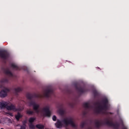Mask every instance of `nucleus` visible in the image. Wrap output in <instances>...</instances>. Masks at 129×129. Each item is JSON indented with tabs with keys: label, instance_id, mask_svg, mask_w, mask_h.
Wrapping results in <instances>:
<instances>
[{
	"label": "nucleus",
	"instance_id": "obj_1",
	"mask_svg": "<svg viewBox=\"0 0 129 129\" xmlns=\"http://www.w3.org/2000/svg\"><path fill=\"white\" fill-rule=\"evenodd\" d=\"M83 105L85 108L92 110L94 113H101L103 114H107V110L109 109L110 106L107 98H104L101 102H97L93 106L90 105L89 102H85Z\"/></svg>",
	"mask_w": 129,
	"mask_h": 129
},
{
	"label": "nucleus",
	"instance_id": "obj_2",
	"mask_svg": "<svg viewBox=\"0 0 129 129\" xmlns=\"http://www.w3.org/2000/svg\"><path fill=\"white\" fill-rule=\"evenodd\" d=\"M29 106H32L33 110L36 113L42 114L44 116H50L51 115V112L50 111V107L49 106H45L42 109H40V104L36 103L34 101H31L28 103Z\"/></svg>",
	"mask_w": 129,
	"mask_h": 129
},
{
	"label": "nucleus",
	"instance_id": "obj_3",
	"mask_svg": "<svg viewBox=\"0 0 129 129\" xmlns=\"http://www.w3.org/2000/svg\"><path fill=\"white\" fill-rule=\"evenodd\" d=\"M55 126L57 128H62V127H67L68 125H71L73 127H76V125L73 121L72 117H68L64 118L60 121L57 120L56 123H55Z\"/></svg>",
	"mask_w": 129,
	"mask_h": 129
},
{
	"label": "nucleus",
	"instance_id": "obj_4",
	"mask_svg": "<svg viewBox=\"0 0 129 129\" xmlns=\"http://www.w3.org/2000/svg\"><path fill=\"white\" fill-rule=\"evenodd\" d=\"M102 124H106V125L111 126V127H113V128L114 129H117L119 127V124L117 123H114L110 118H106L103 121H100L99 120H95V125L96 127H99V126H101Z\"/></svg>",
	"mask_w": 129,
	"mask_h": 129
},
{
	"label": "nucleus",
	"instance_id": "obj_5",
	"mask_svg": "<svg viewBox=\"0 0 129 129\" xmlns=\"http://www.w3.org/2000/svg\"><path fill=\"white\" fill-rule=\"evenodd\" d=\"M53 92V88L52 86H49L46 87L45 90L43 91V95L41 94H37L34 95V97L36 98H42L43 96L45 97H49L50 94Z\"/></svg>",
	"mask_w": 129,
	"mask_h": 129
},
{
	"label": "nucleus",
	"instance_id": "obj_6",
	"mask_svg": "<svg viewBox=\"0 0 129 129\" xmlns=\"http://www.w3.org/2000/svg\"><path fill=\"white\" fill-rule=\"evenodd\" d=\"M10 57V53L6 50H0V58L3 60H8Z\"/></svg>",
	"mask_w": 129,
	"mask_h": 129
},
{
	"label": "nucleus",
	"instance_id": "obj_7",
	"mask_svg": "<svg viewBox=\"0 0 129 129\" xmlns=\"http://www.w3.org/2000/svg\"><path fill=\"white\" fill-rule=\"evenodd\" d=\"M7 109L8 110H13V111H21V110H23L24 109V108H19L18 109H17L16 108V106L13 104H11L9 106L8 105L6 106Z\"/></svg>",
	"mask_w": 129,
	"mask_h": 129
},
{
	"label": "nucleus",
	"instance_id": "obj_8",
	"mask_svg": "<svg viewBox=\"0 0 129 129\" xmlns=\"http://www.w3.org/2000/svg\"><path fill=\"white\" fill-rule=\"evenodd\" d=\"M10 90L9 88H5L0 92V97H6L8 95V92H10Z\"/></svg>",
	"mask_w": 129,
	"mask_h": 129
},
{
	"label": "nucleus",
	"instance_id": "obj_9",
	"mask_svg": "<svg viewBox=\"0 0 129 129\" xmlns=\"http://www.w3.org/2000/svg\"><path fill=\"white\" fill-rule=\"evenodd\" d=\"M2 70L4 72V73H5V74H6V75H8V76H10V77H13V73H12V72L10 71V69H9L8 68H3Z\"/></svg>",
	"mask_w": 129,
	"mask_h": 129
},
{
	"label": "nucleus",
	"instance_id": "obj_10",
	"mask_svg": "<svg viewBox=\"0 0 129 129\" xmlns=\"http://www.w3.org/2000/svg\"><path fill=\"white\" fill-rule=\"evenodd\" d=\"M10 104V102L2 101L0 102V109H4L5 107H7L8 105Z\"/></svg>",
	"mask_w": 129,
	"mask_h": 129
},
{
	"label": "nucleus",
	"instance_id": "obj_11",
	"mask_svg": "<svg viewBox=\"0 0 129 129\" xmlns=\"http://www.w3.org/2000/svg\"><path fill=\"white\" fill-rule=\"evenodd\" d=\"M21 91H23V88L18 87L14 89V92L16 93V94H18V93L21 92Z\"/></svg>",
	"mask_w": 129,
	"mask_h": 129
},
{
	"label": "nucleus",
	"instance_id": "obj_12",
	"mask_svg": "<svg viewBox=\"0 0 129 129\" xmlns=\"http://www.w3.org/2000/svg\"><path fill=\"white\" fill-rule=\"evenodd\" d=\"M11 67L13 68V69H15V70H21V69H20V67H18V66L14 63L11 64Z\"/></svg>",
	"mask_w": 129,
	"mask_h": 129
},
{
	"label": "nucleus",
	"instance_id": "obj_13",
	"mask_svg": "<svg viewBox=\"0 0 129 129\" xmlns=\"http://www.w3.org/2000/svg\"><path fill=\"white\" fill-rule=\"evenodd\" d=\"M36 120V118L35 117H30L28 119V121L30 123H33Z\"/></svg>",
	"mask_w": 129,
	"mask_h": 129
},
{
	"label": "nucleus",
	"instance_id": "obj_14",
	"mask_svg": "<svg viewBox=\"0 0 129 129\" xmlns=\"http://www.w3.org/2000/svg\"><path fill=\"white\" fill-rule=\"evenodd\" d=\"M36 127L38 129H43L44 128V125L38 124L36 125Z\"/></svg>",
	"mask_w": 129,
	"mask_h": 129
},
{
	"label": "nucleus",
	"instance_id": "obj_15",
	"mask_svg": "<svg viewBox=\"0 0 129 129\" xmlns=\"http://www.w3.org/2000/svg\"><path fill=\"white\" fill-rule=\"evenodd\" d=\"M21 117H22V115H21L20 113H18V114L15 116V118L17 120H19Z\"/></svg>",
	"mask_w": 129,
	"mask_h": 129
},
{
	"label": "nucleus",
	"instance_id": "obj_16",
	"mask_svg": "<svg viewBox=\"0 0 129 129\" xmlns=\"http://www.w3.org/2000/svg\"><path fill=\"white\" fill-rule=\"evenodd\" d=\"M58 113H59V114L62 115L64 114V110H63V109H59L58 110Z\"/></svg>",
	"mask_w": 129,
	"mask_h": 129
},
{
	"label": "nucleus",
	"instance_id": "obj_17",
	"mask_svg": "<svg viewBox=\"0 0 129 129\" xmlns=\"http://www.w3.org/2000/svg\"><path fill=\"white\" fill-rule=\"evenodd\" d=\"M29 128L30 129H35V125L33 123H29Z\"/></svg>",
	"mask_w": 129,
	"mask_h": 129
},
{
	"label": "nucleus",
	"instance_id": "obj_18",
	"mask_svg": "<svg viewBox=\"0 0 129 129\" xmlns=\"http://www.w3.org/2000/svg\"><path fill=\"white\" fill-rule=\"evenodd\" d=\"M26 113L27 114L31 115V114H33V113H34V111H32L31 110H27L26 111Z\"/></svg>",
	"mask_w": 129,
	"mask_h": 129
},
{
	"label": "nucleus",
	"instance_id": "obj_19",
	"mask_svg": "<svg viewBox=\"0 0 129 129\" xmlns=\"http://www.w3.org/2000/svg\"><path fill=\"white\" fill-rule=\"evenodd\" d=\"M17 126L20 127V129H26V125L25 124H23L22 126H20V125H17Z\"/></svg>",
	"mask_w": 129,
	"mask_h": 129
},
{
	"label": "nucleus",
	"instance_id": "obj_20",
	"mask_svg": "<svg viewBox=\"0 0 129 129\" xmlns=\"http://www.w3.org/2000/svg\"><path fill=\"white\" fill-rule=\"evenodd\" d=\"M93 93H94V95H95V96H96V95H97V94H98V93L97 92V91L96 90H95L93 91Z\"/></svg>",
	"mask_w": 129,
	"mask_h": 129
},
{
	"label": "nucleus",
	"instance_id": "obj_21",
	"mask_svg": "<svg viewBox=\"0 0 129 129\" xmlns=\"http://www.w3.org/2000/svg\"><path fill=\"white\" fill-rule=\"evenodd\" d=\"M84 125H85V122H83L81 124V127H84Z\"/></svg>",
	"mask_w": 129,
	"mask_h": 129
},
{
	"label": "nucleus",
	"instance_id": "obj_22",
	"mask_svg": "<svg viewBox=\"0 0 129 129\" xmlns=\"http://www.w3.org/2000/svg\"><path fill=\"white\" fill-rule=\"evenodd\" d=\"M57 119V117H56V116L54 115L52 117V120H53V121H56V119Z\"/></svg>",
	"mask_w": 129,
	"mask_h": 129
},
{
	"label": "nucleus",
	"instance_id": "obj_23",
	"mask_svg": "<svg viewBox=\"0 0 129 129\" xmlns=\"http://www.w3.org/2000/svg\"><path fill=\"white\" fill-rule=\"evenodd\" d=\"M5 114H7V115H10V116H13V114L12 113H5Z\"/></svg>",
	"mask_w": 129,
	"mask_h": 129
},
{
	"label": "nucleus",
	"instance_id": "obj_24",
	"mask_svg": "<svg viewBox=\"0 0 129 129\" xmlns=\"http://www.w3.org/2000/svg\"><path fill=\"white\" fill-rule=\"evenodd\" d=\"M122 129H127V127H126V126L123 125Z\"/></svg>",
	"mask_w": 129,
	"mask_h": 129
},
{
	"label": "nucleus",
	"instance_id": "obj_25",
	"mask_svg": "<svg viewBox=\"0 0 129 129\" xmlns=\"http://www.w3.org/2000/svg\"><path fill=\"white\" fill-rule=\"evenodd\" d=\"M0 123H2V121L0 120Z\"/></svg>",
	"mask_w": 129,
	"mask_h": 129
},
{
	"label": "nucleus",
	"instance_id": "obj_26",
	"mask_svg": "<svg viewBox=\"0 0 129 129\" xmlns=\"http://www.w3.org/2000/svg\"><path fill=\"white\" fill-rule=\"evenodd\" d=\"M121 121V124H122V121Z\"/></svg>",
	"mask_w": 129,
	"mask_h": 129
},
{
	"label": "nucleus",
	"instance_id": "obj_27",
	"mask_svg": "<svg viewBox=\"0 0 129 129\" xmlns=\"http://www.w3.org/2000/svg\"><path fill=\"white\" fill-rule=\"evenodd\" d=\"M29 99H31V98H29Z\"/></svg>",
	"mask_w": 129,
	"mask_h": 129
},
{
	"label": "nucleus",
	"instance_id": "obj_28",
	"mask_svg": "<svg viewBox=\"0 0 129 129\" xmlns=\"http://www.w3.org/2000/svg\"><path fill=\"white\" fill-rule=\"evenodd\" d=\"M1 129H4V128H1Z\"/></svg>",
	"mask_w": 129,
	"mask_h": 129
}]
</instances>
